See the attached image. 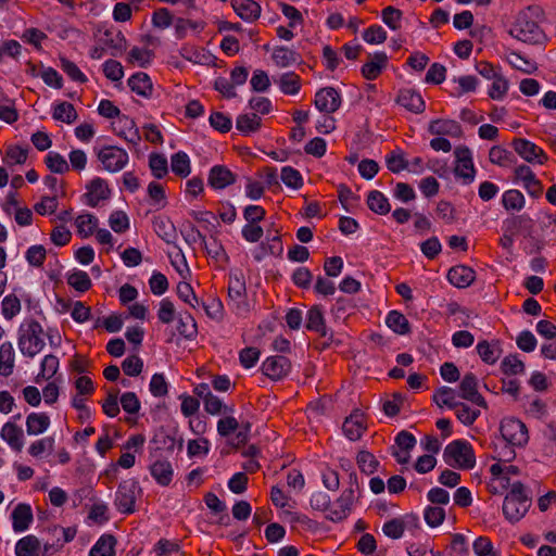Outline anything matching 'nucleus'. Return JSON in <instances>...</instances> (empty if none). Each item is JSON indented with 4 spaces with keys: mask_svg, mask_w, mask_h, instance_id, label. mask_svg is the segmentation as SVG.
Segmentation results:
<instances>
[{
    "mask_svg": "<svg viewBox=\"0 0 556 556\" xmlns=\"http://www.w3.org/2000/svg\"><path fill=\"white\" fill-rule=\"evenodd\" d=\"M509 35L527 45L543 46L547 41L545 31L534 18L530 8L518 13Z\"/></svg>",
    "mask_w": 556,
    "mask_h": 556,
    "instance_id": "obj_1",
    "label": "nucleus"
},
{
    "mask_svg": "<svg viewBox=\"0 0 556 556\" xmlns=\"http://www.w3.org/2000/svg\"><path fill=\"white\" fill-rule=\"evenodd\" d=\"M532 504V497L520 481L511 484L503 502V514L510 523L521 520Z\"/></svg>",
    "mask_w": 556,
    "mask_h": 556,
    "instance_id": "obj_2",
    "label": "nucleus"
},
{
    "mask_svg": "<svg viewBox=\"0 0 556 556\" xmlns=\"http://www.w3.org/2000/svg\"><path fill=\"white\" fill-rule=\"evenodd\" d=\"M42 333V326L35 319L20 327L18 349L24 356L33 358L42 351L45 348Z\"/></svg>",
    "mask_w": 556,
    "mask_h": 556,
    "instance_id": "obj_3",
    "label": "nucleus"
},
{
    "mask_svg": "<svg viewBox=\"0 0 556 556\" xmlns=\"http://www.w3.org/2000/svg\"><path fill=\"white\" fill-rule=\"evenodd\" d=\"M446 465L459 469H472L476 466V456L471 444L465 440H454L443 452Z\"/></svg>",
    "mask_w": 556,
    "mask_h": 556,
    "instance_id": "obj_4",
    "label": "nucleus"
},
{
    "mask_svg": "<svg viewBox=\"0 0 556 556\" xmlns=\"http://www.w3.org/2000/svg\"><path fill=\"white\" fill-rule=\"evenodd\" d=\"M228 305L240 316L247 315L251 311L247 299V286L244 275L241 270H231L228 282Z\"/></svg>",
    "mask_w": 556,
    "mask_h": 556,
    "instance_id": "obj_5",
    "label": "nucleus"
},
{
    "mask_svg": "<svg viewBox=\"0 0 556 556\" xmlns=\"http://www.w3.org/2000/svg\"><path fill=\"white\" fill-rule=\"evenodd\" d=\"M348 488L343 490L341 495L337 498L336 505L338 508L330 509L326 518L332 522H340L344 520L352 509L353 503L356 501V492L359 491L357 473L352 471L349 473Z\"/></svg>",
    "mask_w": 556,
    "mask_h": 556,
    "instance_id": "obj_6",
    "label": "nucleus"
},
{
    "mask_svg": "<svg viewBox=\"0 0 556 556\" xmlns=\"http://www.w3.org/2000/svg\"><path fill=\"white\" fill-rule=\"evenodd\" d=\"M139 491V483L136 480L128 479L122 481L115 492L114 505L116 509L125 515L132 514Z\"/></svg>",
    "mask_w": 556,
    "mask_h": 556,
    "instance_id": "obj_7",
    "label": "nucleus"
},
{
    "mask_svg": "<svg viewBox=\"0 0 556 556\" xmlns=\"http://www.w3.org/2000/svg\"><path fill=\"white\" fill-rule=\"evenodd\" d=\"M503 439L513 446L523 447L529 441L527 426L518 418H505L500 427Z\"/></svg>",
    "mask_w": 556,
    "mask_h": 556,
    "instance_id": "obj_8",
    "label": "nucleus"
},
{
    "mask_svg": "<svg viewBox=\"0 0 556 556\" xmlns=\"http://www.w3.org/2000/svg\"><path fill=\"white\" fill-rule=\"evenodd\" d=\"M103 168L110 173L121 172L129 161L126 150L116 146H105L97 153Z\"/></svg>",
    "mask_w": 556,
    "mask_h": 556,
    "instance_id": "obj_9",
    "label": "nucleus"
},
{
    "mask_svg": "<svg viewBox=\"0 0 556 556\" xmlns=\"http://www.w3.org/2000/svg\"><path fill=\"white\" fill-rule=\"evenodd\" d=\"M305 328L326 339L324 348L333 342V331L326 326L323 309L319 305L312 306L306 313Z\"/></svg>",
    "mask_w": 556,
    "mask_h": 556,
    "instance_id": "obj_10",
    "label": "nucleus"
},
{
    "mask_svg": "<svg viewBox=\"0 0 556 556\" xmlns=\"http://www.w3.org/2000/svg\"><path fill=\"white\" fill-rule=\"evenodd\" d=\"M478 384H479V381H478L477 376L472 372H467L463 377V379L458 386V390H459L458 395L463 400L471 402L472 404H476L479 407L486 409L488 403L484 400V397L478 392Z\"/></svg>",
    "mask_w": 556,
    "mask_h": 556,
    "instance_id": "obj_11",
    "label": "nucleus"
},
{
    "mask_svg": "<svg viewBox=\"0 0 556 556\" xmlns=\"http://www.w3.org/2000/svg\"><path fill=\"white\" fill-rule=\"evenodd\" d=\"M457 165L455 175L464 179L465 184H470L475 179V166L472 163L471 151L468 147H457L454 151Z\"/></svg>",
    "mask_w": 556,
    "mask_h": 556,
    "instance_id": "obj_12",
    "label": "nucleus"
},
{
    "mask_svg": "<svg viewBox=\"0 0 556 556\" xmlns=\"http://www.w3.org/2000/svg\"><path fill=\"white\" fill-rule=\"evenodd\" d=\"M511 146L516 153H518L528 163L543 164L547 160L543 149L530 140L516 138L513 140Z\"/></svg>",
    "mask_w": 556,
    "mask_h": 556,
    "instance_id": "obj_13",
    "label": "nucleus"
},
{
    "mask_svg": "<svg viewBox=\"0 0 556 556\" xmlns=\"http://www.w3.org/2000/svg\"><path fill=\"white\" fill-rule=\"evenodd\" d=\"M314 104L318 111L331 114L340 108L341 96L333 87H325L316 92Z\"/></svg>",
    "mask_w": 556,
    "mask_h": 556,
    "instance_id": "obj_14",
    "label": "nucleus"
},
{
    "mask_svg": "<svg viewBox=\"0 0 556 556\" xmlns=\"http://www.w3.org/2000/svg\"><path fill=\"white\" fill-rule=\"evenodd\" d=\"M291 369L290 361L282 355L269 356L262 364V371L271 380H280L286 377Z\"/></svg>",
    "mask_w": 556,
    "mask_h": 556,
    "instance_id": "obj_15",
    "label": "nucleus"
},
{
    "mask_svg": "<svg viewBox=\"0 0 556 556\" xmlns=\"http://www.w3.org/2000/svg\"><path fill=\"white\" fill-rule=\"evenodd\" d=\"M365 417L361 409H354L343 421L342 431L351 441H357L366 430Z\"/></svg>",
    "mask_w": 556,
    "mask_h": 556,
    "instance_id": "obj_16",
    "label": "nucleus"
},
{
    "mask_svg": "<svg viewBox=\"0 0 556 556\" xmlns=\"http://www.w3.org/2000/svg\"><path fill=\"white\" fill-rule=\"evenodd\" d=\"M237 176L225 165L211 167L207 184L215 190H222L236 182Z\"/></svg>",
    "mask_w": 556,
    "mask_h": 556,
    "instance_id": "obj_17",
    "label": "nucleus"
},
{
    "mask_svg": "<svg viewBox=\"0 0 556 556\" xmlns=\"http://www.w3.org/2000/svg\"><path fill=\"white\" fill-rule=\"evenodd\" d=\"M86 189L87 192L84 194V198L86 199V203L91 207L97 206L99 201L106 200L111 195L108 182L101 177L93 178L86 186Z\"/></svg>",
    "mask_w": 556,
    "mask_h": 556,
    "instance_id": "obj_18",
    "label": "nucleus"
},
{
    "mask_svg": "<svg viewBox=\"0 0 556 556\" xmlns=\"http://www.w3.org/2000/svg\"><path fill=\"white\" fill-rule=\"evenodd\" d=\"M396 103L415 114L422 113L426 109L421 94L410 88H404L399 91Z\"/></svg>",
    "mask_w": 556,
    "mask_h": 556,
    "instance_id": "obj_19",
    "label": "nucleus"
},
{
    "mask_svg": "<svg viewBox=\"0 0 556 556\" xmlns=\"http://www.w3.org/2000/svg\"><path fill=\"white\" fill-rule=\"evenodd\" d=\"M516 179L523 182V187L533 198L541 195L543 187L540 180L536 179L534 173L528 165H519L515 168Z\"/></svg>",
    "mask_w": 556,
    "mask_h": 556,
    "instance_id": "obj_20",
    "label": "nucleus"
},
{
    "mask_svg": "<svg viewBox=\"0 0 556 556\" xmlns=\"http://www.w3.org/2000/svg\"><path fill=\"white\" fill-rule=\"evenodd\" d=\"M12 528L15 532H24L28 530L34 520V515L30 505L26 503L17 504L11 514Z\"/></svg>",
    "mask_w": 556,
    "mask_h": 556,
    "instance_id": "obj_21",
    "label": "nucleus"
},
{
    "mask_svg": "<svg viewBox=\"0 0 556 556\" xmlns=\"http://www.w3.org/2000/svg\"><path fill=\"white\" fill-rule=\"evenodd\" d=\"M176 443L178 444V448L181 450L184 444L182 438L177 441L175 435L167 433L163 429L159 430L150 441L151 456H153V452L161 450L170 453L174 452Z\"/></svg>",
    "mask_w": 556,
    "mask_h": 556,
    "instance_id": "obj_22",
    "label": "nucleus"
},
{
    "mask_svg": "<svg viewBox=\"0 0 556 556\" xmlns=\"http://www.w3.org/2000/svg\"><path fill=\"white\" fill-rule=\"evenodd\" d=\"M447 279L456 288H467L475 281L476 271L469 266L457 265L448 270Z\"/></svg>",
    "mask_w": 556,
    "mask_h": 556,
    "instance_id": "obj_23",
    "label": "nucleus"
},
{
    "mask_svg": "<svg viewBox=\"0 0 556 556\" xmlns=\"http://www.w3.org/2000/svg\"><path fill=\"white\" fill-rule=\"evenodd\" d=\"M231 5L244 22L252 23L261 15V5L254 0H231Z\"/></svg>",
    "mask_w": 556,
    "mask_h": 556,
    "instance_id": "obj_24",
    "label": "nucleus"
},
{
    "mask_svg": "<svg viewBox=\"0 0 556 556\" xmlns=\"http://www.w3.org/2000/svg\"><path fill=\"white\" fill-rule=\"evenodd\" d=\"M127 85L132 92L143 98H151L153 91V84L150 76L147 73L138 72L131 75Z\"/></svg>",
    "mask_w": 556,
    "mask_h": 556,
    "instance_id": "obj_25",
    "label": "nucleus"
},
{
    "mask_svg": "<svg viewBox=\"0 0 556 556\" xmlns=\"http://www.w3.org/2000/svg\"><path fill=\"white\" fill-rule=\"evenodd\" d=\"M428 131L435 136L460 137L463 131L460 125L453 119H433L429 123Z\"/></svg>",
    "mask_w": 556,
    "mask_h": 556,
    "instance_id": "obj_26",
    "label": "nucleus"
},
{
    "mask_svg": "<svg viewBox=\"0 0 556 556\" xmlns=\"http://www.w3.org/2000/svg\"><path fill=\"white\" fill-rule=\"evenodd\" d=\"M153 228L155 233L167 244H175L177 231L174 223L167 217H154Z\"/></svg>",
    "mask_w": 556,
    "mask_h": 556,
    "instance_id": "obj_27",
    "label": "nucleus"
},
{
    "mask_svg": "<svg viewBox=\"0 0 556 556\" xmlns=\"http://www.w3.org/2000/svg\"><path fill=\"white\" fill-rule=\"evenodd\" d=\"M388 56L386 52H376L372 59L362 66V75L368 80L376 79L387 66Z\"/></svg>",
    "mask_w": 556,
    "mask_h": 556,
    "instance_id": "obj_28",
    "label": "nucleus"
},
{
    "mask_svg": "<svg viewBox=\"0 0 556 556\" xmlns=\"http://www.w3.org/2000/svg\"><path fill=\"white\" fill-rule=\"evenodd\" d=\"M117 540L113 534H102L89 551V556H115Z\"/></svg>",
    "mask_w": 556,
    "mask_h": 556,
    "instance_id": "obj_29",
    "label": "nucleus"
},
{
    "mask_svg": "<svg viewBox=\"0 0 556 556\" xmlns=\"http://www.w3.org/2000/svg\"><path fill=\"white\" fill-rule=\"evenodd\" d=\"M151 476L162 486H167L173 479V467L172 464L166 459H156L150 466Z\"/></svg>",
    "mask_w": 556,
    "mask_h": 556,
    "instance_id": "obj_30",
    "label": "nucleus"
},
{
    "mask_svg": "<svg viewBox=\"0 0 556 556\" xmlns=\"http://www.w3.org/2000/svg\"><path fill=\"white\" fill-rule=\"evenodd\" d=\"M1 438L15 451L23 448V430L14 422H7L1 429Z\"/></svg>",
    "mask_w": 556,
    "mask_h": 556,
    "instance_id": "obj_31",
    "label": "nucleus"
},
{
    "mask_svg": "<svg viewBox=\"0 0 556 556\" xmlns=\"http://www.w3.org/2000/svg\"><path fill=\"white\" fill-rule=\"evenodd\" d=\"M504 224L507 226V231L515 235L520 232L523 237H531L533 232V220L527 215H516L510 219H506Z\"/></svg>",
    "mask_w": 556,
    "mask_h": 556,
    "instance_id": "obj_32",
    "label": "nucleus"
},
{
    "mask_svg": "<svg viewBox=\"0 0 556 556\" xmlns=\"http://www.w3.org/2000/svg\"><path fill=\"white\" fill-rule=\"evenodd\" d=\"M368 208L378 215H387L391 211L389 199L379 190H371L366 200Z\"/></svg>",
    "mask_w": 556,
    "mask_h": 556,
    "instance_id": "obj_33",
    "label": "nucleus"
},
{
    "mask_svg": "<svg viewBox=\"0 0 556 556\" xmlns=\"http://www.w3.org/2000/svg\"><path fill=\"white\" fill-rule=\"evenodd\" d=\"M50 426V418L46 413H30L26 418V431L29 435L43 433Z\"/></svg>",
    "mask_w": 556,
    "mask_h": 556,
    "instance_id": "obj_34",
    "label": "nucleus"
},
{
    "mask_svg": "<svg viewBox=\"0 0 556 556\" xmlns=\"http://www.w3.org/2000/svg\"><path fill=\"white\" fill-rule=\"evenodd\" d=\"M271 58L279 67H287L301 61V55L296 51L285 46L276 47Z\"/></svg>",
    "mask_w": 556,
    "mask_h": 556,
    "instance_id": "obj_35",
    "label": "nucleus"
},
{
    "mask_svg": "<svg viewBox=\"0 0 556 556\" xmlns=\"http://www.w3.org/2000/svg\"><path fill=\"white\" fill-rule=\"evenodd\" d=\"M476 349L480 358L486 364H494L500 357L501 349L498 341L489 342L483 340L477 344Z\"/></svg>",
    "mask_w": 556,
    "mask_h": 556,
    "instance_id": "obj_36",
    "label": "nucleus"
},
{
    "mask_svg": "<svg viewBox=\"0 0 556 556\" xmlns=\"http://www.w3.org/2000/svg\"><path fill=\"white\" fill-rule=\"evenodd\" d=\"M14 349L11 342L0 345V376L9 377L14 368Z\"/></svg>",
    "mask_w": 556,
    "mask_h": 556,
    "instance_id": "obj_37",
    "label": "nucleus"
},
{
    "mask_svg": "<svg viewBox=\"0 0 556 556\" xmlns=\"http://www.w3.org/2000/svg\"><path fill=\"white\" fill-rule=\"evenodd\" d=\"M40 541L37 536L29 534L20 539L15 545L16 556H38Z\"/></svg>",
    "mask_w": 556,
    "mask_h": 556,
    "instance_id": "obj_38",
    "label": "nucleus"
},
{
    "mask_svg": "<svg viewBox=\"0 0 556 556\" xmlns=\"http://www.w3.org/2000/svg\"><path fill=\"white\" fill-rule=\"evenodd\" d=\"M172 172L181 177L186 178L191 173V164L188 154L184 151L174 153L170 157Z\"/></svg>",
    "mask_w": 556,
    "mask_h": 556,
    "instance_id": "obj_39",
    "label": "nucleus"
},
{
    "mask_svg": "<svg viewBox=\"0 0 556 556\" xmlns=\"http://www.w3.org/2000/svg\"><path fill=\"white\" fill-rule=\"evenodd\" d=\"M261 127V117L256 113L240 114L236 119V128L242 135L255 132Z\"/></svg>",
    "mask_w": 556,
    "mask_h": 556,
    "instance_id": "obj_40",
    "label": "nucleus"
},
{
    "mask_svg": "<svg viewBox=\"0 0 556 556\" xmlns=\"http://www.w3.org/2000/svg\"><path fill=\"white\" fill-rule=\"evenodd\" d=\"M387 326L397 334H406L410 331L407 318L397 311L389 312L386 318Z\"/></svg>",
    "mask_w": 556,
    "mask_h": 556,
    "instance_id": "obj_41",
    "label": "nucleus"
},
{
    "mask_svg": "<svg viewBox=\"0 0 556 556\" xmlns=\"http://www.w3.org/2000/svg\"><path fill=\"white\" fill-rule=\"evenodd\" d=\"M277 83L285 94H296L301 89V79L294 72L282 74Z\"/></svg>",
    "mask_w": 556,
    "mask_h": 556,
    "instance_id": "obj_42",
    "label": "nucleus"
},
{
    "mask_svg": "<svg viewBox=\"0 0 556 556\" xmlns=\"http://www.w3.org/2000/svg\"><path fill=\"white\" fill-rule=\"evenodd\" d=\"M52 117L55 121L72 124L77 119L78 115L72 103L60 102L54 106Z\"/></svg>",
    "mask_w": 556,
    "mask_h": 556,
    "instance_id": "obj_43",
    "label": "nucleus"
},
{
    "mask_svg": "<svg viewBox=\"0 0 556 556\" xmlns=\"http://www.w3.org/2000/svg\"><path fill=\"white\" fill-rule=\"evenodd\" d=\"M433 401L439 407L446 406L451 409L458 405L456 401V393L450 387H441L433 394Z\"/></svg>",
    "mask_w": 556,
    "mask_h": 556,
    "instance_id": "obj_44",
    "label": "nucleus"
},
{
    "mask_svg": "<svg viewBox=\"0 0 556 556\" xmlns=\"http://www.w3.org/2000/svg\"><path fill=\"white\" fill-rule=\"evenodd\" d=\"M77 232L81 238H88L94 232L98 225V218L92 214H83L75 220Z\"/></svg>",
    "mask_w": 556,
    "mask_h": 556,
    "instance_id": "obj_45",
    "label": "nucleus"
},
{
    "mask_svg": "<svg viewBox=\"0 0 556 556\" xmlns=\"http://www.w3.org/2000/svg\"><path fill=\"white\" fill-rule=\"evenodd\" d=\"M386 164L388 169L394 174L407 169L409 166L408 161L404 157V153L400 148L393 150L386 156Z\"/></svg>",
    "mask_w": 556,
    "mask_h": 556,
    "instance_id": "obj_46",
    "label": "nucleus"
},
{
    "mask_svg": "<svg viewBox=\"0 0 556 556\" xmlns=\"http://www.w3.org/2000/svg\"><path fill=\"white\" fill-rule=\"evenodd\" d=\"M45 164L53 174H64L70 170V165L65 157L54 151H50L46 155Z\"/></svg>",
    "mask_w": 556,
    "mask_h": 556,
    "instance_id": "obj_47",
    "label": "nucleus"
},
{
    "mask_svg": "<svg viewBox=\"0 0 556 556\" xmlns=\"http://www.w3.org/2000/svg\"><path fill=\"white\" fill-rule=\"evenodd\" d=\"M523 194L516 189L507 190L502 195V204L507 211H520L525 206Z\"/></svg>",
    "mask_w": 556,
    "mask_h": 556,
    "instance_id": "obj_48",
    "label": "nucleus"
},
{
    "mask_svg": "<svg viewBox=\"0 0 556 556\" xmlns=\"http://www.w3.org/2000/svg\"><path fill=\"white\" fill-rule=\"evenodd\" d=\"M356 463L362 472L365 475H372L379 468V462L372 453L362 450L356 456Z\"/></svg>",
    "mask_w": 556,
    "mask_h": 556,
    "instance_id": "obj_49",
    "label": "nucleus"
},
{
    "mask_svg": "<svg viewBox=\"0 0 556 556\" xmlns=\"http://www.w3.org/2000/svg\"><path fill=\"white\" fill-rule=\"evenodd\" d=\"M149 167L155 178L162 179L168 173L167 159L163 154L151 153L149 156Z\"/></svg>",
    "mask_w": 556,
    "mask_h": 556,
    "instance_id": "obj_50",
    "label": "nucleus"
},
{
    "mask_svg": "<svg viewBox=\"0 0 556 556\" xmlns=\"http://www.w3.org/2000/svg\"><path fill=\"white\" fill-rule=\"evenodd\" d=\"M67 283L76 291L85 292L91 288V279L86 271L76 270L68 275Z\"/></svg>",
    "mask_w": 556,
    "mask_h": 556,
    "instance_id": "obj_51",
    "label": "nucleus"
},
{
    "mask_svg": "<svg viewBox=\"0 0 556 556\" xmlns=\"http://www.w3.org/2000/svg\"><path fill=\"white\" fill-rule=\"evenodd\" d=\"M402 17V11L391 5L381 11L382 22L392 30H397L401 27Z\"/></svg>",
    "mask_w": 556,
    "mask_h": 556,
    "instance_id": "obj_52",
    "label": "nucleus"
},
{
    "mask_svg": "<svg viewBox=\"0 0 556 556\" xmlns=\"http://www.w3.org/2000/svg\"><path fill=\"white\" fill-rule=\"evenodd\" d=\"M1 308L3 317L11 320L21 312V301L14 294L5 295L1 302Z\"/></svg>",
    "mask_w": 556,
    "mask_h": 556,
    "instance_id": "obj_53",
    "label": "nucleus"
},
{
    "mask_svg": "<svg viewBox=\"0 0 556 556\" xmlns=\"http://www.w3.org/2000/svg\"><path fill=\"white\" fill-rule=\"evenodd\" d=\"M454 409H456L457 419L465 426H471L480 416L479 409H472L463 402H458Z\"/></svg>",
    "mask_w": 556,
    "mask_h": 556,
    "instance_id": "obj_54",
    "label": "nucleus"
},
{
    "mask_svg": "<svg viewBox=\"0 0 556 556\" xmlns=\"http://www.w3.org/2000/svg\"><path fill=\"white\" fill-rule=\"evenodd\" d=\"M282 182L292 189H300L303 186V178L300 172L291 166H285L281 169Z\"/></svg>",
    "mask_w": 556,
    "mask_h": 556,
    "instance_id": "obj_55",
    "label": "nucleus"
},
{
    "mask_svg": "<svg viewBox=\"0 0 556 556\" xmlns=\"http://www.w3.org/2000/svg\"><path fill=\"white\" fill-rule=\"evenodd\" d=\"M501 369L507 376L523 374L525 364L516 355H508L502 361Z\"/></svg>",
    "mask_w": 556,
    "mask_h": 556,
    "instance_id": "obj_56",
    "label": "nucleus"
},
{
    "mask_svg": "<svg viewBox=\"0 0 556 556\" xmlns=\"http://www.w3.org/2000/svg\"><path fill=\"white\" fill-rule=\"evenodd\" d=\"M154 52L149 49L134 47L128 53V61L138 63L141 67H148L152 61Z\"/></svg>",
    "mask_w": 556,
    "mask_h": 556,
    "instance_id": "obj_57",
    "label": "nucleus"
},
{
    "mask_svg": "<svg viewBox=\"0 0 556 556\" xmlns=\"http://www.w3.org/2000/svg\"><path fill=\"white\" fill-rule=\"evenodd\" d=\"M47 250L41 244L31 245L25 253V258L29 265L41 267L46 261Z\"/></svg>",
    "mask_w": 556,
    "mask_h": 556,
    "instance_id": "obj_58",
    "label": "nucleus"
},
{
    "mask_svg": "<svg viewBox=\"0 0 556 556\" xmlns=\"http://www.w3.org/2000/svg\"><path fill=\"white\" fill-rule=\"evenodd\" d=\"M178 332L186 339L191 340L197 334V324L190 314L180 316L177 325Z\"/></svg>",
    "mask_w": 556,
    "mask_h": 556,
    "instance_id": "obj_59",
    "label": "nucleus"
},
{
    "mask_svg": "<svg viewBox=\"0 0 556 556\" xmlns=\"http://www.w3.org/2000/svg\"><path fill=\"white\" fill-rule=\"evenodd\" d=\"M492 80L493 83L488 94L493 100H502L508 91V80L500 73Z\"/></svg>",
    "mask_w": 556,
    "mask_h": 556,
    "instance_id": "obj_60",
    "label": "nucleus"
},
{
    "mask_svg": "<svg viewBox=\"0 0 556 556\" xmlns=\"http://www.w3.org/2000/svg\"><path fill=\"white\" fill-rule=\"evenodd\" d=\"M60 66L62 71L74 81L77 83H86L87 77L86 75L78 68V66L67 60L66 58H60Z\"/></svg>",
    "mask_w": 556,
    "mask_h": 556,
    "instance_id": "obj_61",
    "label": "nucleus"
},
{
    "mask_svg": "<svg viewBox=\"0 0 556 556\" xmlns=\"http://www.w3.org/2000/svg\"><path fill=\"white\" fill-rule=\"evenodd\" d=\"M424 518L429 527H439L445 519V510L442 507L428 506L424 511Z\"/></svg>",
    "mask_w": 556,
    "mask_h": 556,
    "instance_id": "obj_62",
    "label": "nucleus"
},
{
    "mask_svg": "<svg viewBox=\"0 0 556 556\" xmlns=\"http://www.w3.org/2000/svg\"><path fill=\"white\" fill-rule=\"evenodd\" d=\"M210 125L219 132H228L231 129L232 121L222 112H213L208 118Z\"/></svg>",
    "mask_w": 556,
    "mask_h": 556,
    "instance_id": "obj_63",
    "label": "nucleus"
},
{
    "mask_svg": "<svg viewBox=\"0 0 556 556\" xmlns=\"http://www.w3.org/2000/svg\"><path fill=\"white\" fill-rule=\"evenodd\" d=\"M476 556H498L489 538L479 536L472 544Z\"/></svg>",
    "mask_w": 556,
    "mask_h": 556,
    "instance_id": "obj_64",
    "label": "nucleus"
}]
</instances>
